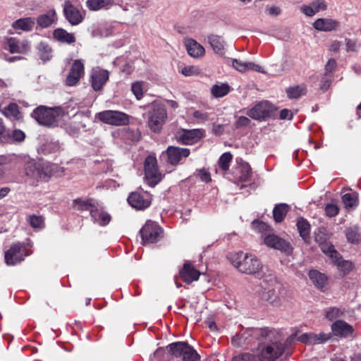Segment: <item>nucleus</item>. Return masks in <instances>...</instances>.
<instances>
[{"instance_id": "f257e3e1", "label": "nucleus", "mask_w": 361, "mask_h": 361, "mask_svg": "<svg viewBox=\"0 0 361 361\" xmlns=\"http://www.w3.org/2000/svg\"><path fill=\"white\" fill-rule=\"evenodd\" d=\"M264 331L271 343L259 345L255 355L245 353L234 357L232 361H274L278 358L285 348L284 338L275 329Z\"/></svg>"}, {"instance_id": "f03ea898", "label": "nucleus", "mask_w": 361, "mask_h": 361, "mask_svg": "<svg viewBox=\"0 0 361 361\" xmlns=\"http://www.w3.org/2000/svg\"><path fill=\"white\" fill-rule=\"evenodd\" d=\"M259 295L262 300L273 305H278L283 298L285 290L272 276H267L261 283Z\"/></svg>"}, {"instance_id": "7ed1b4c3", "label": "nucleus", "mask_w": 361, "mask_h": 361, "mask_svg": "<svg viewBox=\"0 0 361 361\" xmlns=\"http://www.w3.org/2000/svg\"><path fill=\"white\" fill-rule=\"evenodd\" d=\"M231 262L240 272L253 274L261 270L262 265L257 257L252 254L238 252L231 257Z\"/></svg>"}, {"instance_id": "20e7f679", "label": "nucleus", "mask_w": 361, "mask_h": 361, "mask_svg": "<svg viewBox=\"0 0 361 361\" xmlns=\"http://www.w3.org/2000/svg\"><path fill=\"white\" fill-rule=\"evenodd\" d=\"M63 116V111L60 107L47 108L40 106L32 113V116L39 124L47 127H55Z\"/></svg>"}, {"instance_id": "39448f33", "label": "nucleus", "mask_w": 361, "mask_h": 361, "mask_svg": "<svg viewBox=\"0 0 361 361\" xmlns=\"http://www.w3.org/2000/svg\"><path fill=\"white\" fill-rule=\"evenodd\" d=\"M147 112V124L149 129L154 133H159L167 118L165 106L159 102H153Z\"/></svg>"}, {"instance_id": "423d86ee", "label": "nucleus", "mask_w": 361, "mask_h": 361, "mask_svg": "<svg viewBox=\"0 0 361 361\" xmlns=\"http://www.w3.org/2000/svg\"><path fill=\"white\" fill-rule=\"evenodd\" d=\"M169 353L183 361H197L200 355L197 351L185 342H176L166 347Z\"/></svg>"}, {"instance_id": "0eeeda50", "label": "nucleus", "mask_w": 361, "mask_h": 361, "mask_svg": "<svg viewBox=\"0 0 361 361\" xmlns=\"http://www.w3.org/2000/svg\"><path fill=\"white\" fill-rule=\"evenodd\" d=\"M96 118L104 123L121 126L129 124L130 116L122 111L106 110L97 114Z\"/></svg>"}, {"instance_id": "6e6552de", "label": "nucleus", "mask_w": 361, "mask_h": 361, "mask_svg": "<svg viewBox=\"0 0 361 361\" xmlns=\"http://www.w3.org/2000/svg\"><path fill=\"white\" fill-rule=\"evenodd\" d=\"M145 175L147 184L154 187L161 180V174L157 169V159L154 156H148L145 161Z\"/></svg>"}, {"instance_id": "1a4fd4ad", "label": "nucleus", "mask_w": 361, "mask_h": 361, "mask_svg": "<svg viewBox=\"0 0 361 361\" xmlns=\"http://www.w3.org/2000/svg\"><path fill=\"white\" fill-rule=\"evenodd\" d=\"M142 240L145 243H154L163 236L162 228L154 221H147L140 230Z\"/></svg>"}, {"instance_id": "9d476101", "label": "nucleus", "mask_w": 361, "mask_h": 361, "mask_svg": "<svg viewBox=\"0 0 361 361\" xmlns=\"http://www.w3.org/2000/svg\"><path fill=\"white\" fill-rule=\"evenodd\" d=\"M151 195L145 191H137L130 194L128 202L130 206L137 210H143L151 204Z\"/></svg>"}, {"instance_id": "9b49d317", "label": "nucleus", "mask_w": 361, "mask_h": 361, "mask_svg": "<svg viewBox=\"0 0 361 361\" xmlns=\"http://www.w3.org/2000/svg\"><path fill=\"white\" fill-rule=\"evenodd\" d=\"M203 136L204 133L200 129H181L176 133V139L178 142L182 145H193L197 142Z\"/></svg>"}, {"instance_id": "f8f14e48", "label": "nucleus", "mask_w": 361, "mask_h": 361, "mask_svg": "<svg viewBox=\"0 0 361 361\" xmlns=\"http://www.w3.org/2000/svg\"><path fill=\"white\" fill-rule=\"evenodd\" d=\"M85 66L81 59H76L73 61L69 73L66 79V85L68 86L75 85L84 76Z\"/></svg>"}, {"instance_id": "ddd939ff", "label": "nucleus", "mask_w": 361, "mask_h": 361, "mask_svg": "<svg viewBox=\"0 0 361 361\" xmlns=\"http://www.w3.org/2000/svg\"><path fill=\"white\" fill-rule=\"evenodd\" d=\"M271 106L267 101L261 102L254 107L247 111V114L250 118L259 120L263 119L270 115Z\"/></svg>"}, {"instance_id": "4468645a", "label": "nucleus", "mask_w": 361, "mask_h": 361, "mask_svg": "<svg viewBox=\"0 0 361 361\" xmlns=\"http://www.w3.org/2000/svg\"><path fill=\"white\" fill-rule=\"evenodd\" d=\"M63 12L66 18L72 25H78L82 21L83 17L80 10L74 6L69 1H65Z\"/></svg>"}, {"instance_id": "2eb2a0df", "label": "nucleus", "mask_w": 361, "mask_h": 361, "mask_svg": "<svg viewBox=\"0 0 361 361\" xmlns=\"http://www.w3.org/2000/svg\"><path fill=\"white\" fill-rule=\"evenodd\" d=\"M166 154L168 161L172 165H176L180 162L183 158H187L190 152L188 148L169 146L166 149Z\"/></svg>"}, {"instance_id": "dca6fc26", "label": "nucleus", "mask_w": 361, "mask_h": 361, "mask_svg": "<svg viewBox=\"0 0 361 361\" xmlns=\"http://www.w3.org/2000/svg\"><path fill=\"white\" fill-rule=\"evenodd\" d=\"M109 78V73L103 69L96 68L92 71L91 75L92 87L94 90L99 91L102 89Z\"/></svg>"}, {"instance_id": "f3484780", "label": "nucleus", "mask_w": 361, "mask_h": 361, "mask_svg": "<svg viewBox=\"0 0 361 361\" xmlns=\"http://www.w3.org/2000/svg\"><path fill=\"white\" fill-rule=\"evenodd\" d=\"M264 242L268 247L279 250L284 252H290L291 247L288 243L275 235H268L264 238Z\"/></svg>"}, {"instance_id": "a211bd4d", "label": "nucleus", "mask_w": 361, "mask_h": 361, "mask_svg": "<svg viewBox=\"0 0 361 361\" xmlns=\"http://www.w3.org/2000/svg\"><path fill=\"white\" fill-rule=\"evenodd\" d=\"M22 248L20 243H16L5 252V260L7 264L14 265L24 259Z\"/></svg>"}, {"instance_id": "6ab92c4d", "label": "nucleus", "mask_w": 361, "mask_h": 361, "mask_svg": "<svg viewBox=\"0 0 361 361\" xmlns=\"http://www.w3.org/2000/svg\"><path fill=\"white\" fill-rule=\"evenodd\" d=\"M6 49L8 50L11 54H25L30 49V46L25 40L10 37L6 41Z\"/></svg>"}, {"instance_id": "aec40b11", "label": "nucleus", "mask_w": 361, "mask_h": 361, "mask_svg": "<svg viewBox=\"0 0 361 361\" xmlns=\"http://www.w3.org/2000/svg\"><path fill=\"white\" fill-rule=\"evenodd\" d=\"M179 274L183 281L190 283L198 280L200 272L195 269L190 262H186L180 270Z\"/></svg>"}, {"instance_id": "412c9836", "label": "nucleus", "mask_w": 361, "mask_h": 361, "mask_svg": "<svg viewBox=\"0 0 361 361\" xmlns=\"http://www.w3.org/2000/svg\"><path fill=\"white\" fill-rule=\"evenodd\" d=\"M184 45L188 54L195 59L202 57L205 54V49L196 40L188 38L184 40Z\"/></svg>"}, {"instance_id": "4be33fe9", "label": "nucleus", "mask_w": 361, "mask_h": 361, "mask_svg": "<svg viewBox=\"0 0 361 361\" xmlns=\"http://www.w3.org/2000/svg\"><path fill=\"white\" fill-rule=\"evenodd\" d=\"M327 4L324 0H314L310 5H302L300 11L306 16L311 17L316 13L326 10Z\"/></svg>"}, {"instance_id": "5701e85b", "label": "nucleus", "mask_w": 361, "mask_h": 361, "mask_svg": "<svg viewBox=\"0 0 361 361\" xmlns=\"http://www.w3.org/2000/svg\"><path fill=\"white\" fill-rule=\"evenodd\" d=\"M339 25L338 21L331 18H318L313 23L314 29L323 32L336 30Z\"/></svg>"}, {"instance_id": "b1692460", "label": "nucleus", "mask_w": 361, "mask_h": 361, "mask_svg": "<svg viewBox=\"0 0 361 361\" xmlns=\"http://www.w3.org/2000/svg\"><path fill=\"white\" fill-rule=\"evenodd\" d=\"M329 336L323 333H320L319 334H315L314 333H305L300 335L298 338V340L304 343L314 345L324 343L329 340Z\"/></svg>"}, {"instance_id": "393cba45", "label": "nucleus", "mask_w": 361, "mask_h": 361, "mask_svg": "<svg viewBox=\"0 0 361 361\" xmlns=\"http://www.w3.org/2000/svg\"><path fill=\"white\" fill-rule=\"evenodd\" d=\"M331 329L336 336L346 337L354 331L353 327L343 320H337L331 325Z\"/></svg>"}, {"instance_id": "a878e982", "label": "nucleus", "mask_w": 361, "mask_h": 361, "mask_svg": "<svg viewBox=\"0 0 361 361\" xmlns=\"http://www.w3.org/2000/svg\"><path fill=\"white\" fill-rule=\"evenodd\" d=\"M232 65L234 68L242 73L249 71H255L258 73H264V71L261 66L252 62H244L238 59H233Z\"/></svg>"}, {"instance_id": "bb28decb", "label": "nucleus", "mask_w": 361, "mask_h": 361, "mask_svg": "<svg viewBox=\"0 0 361 361\" xmlns=\"http://www.w3.org/2000/svg\"><path fill=\"white\" fill-rule=\"evenodd\" d=\"M90 214L93 221L100 226H106L110 222L111 216L102 208L97 207L92 208Z\"/></svg>"}, {"instance_id": "cd10ccee", "label": "nucleus", "mask_w": 361, "mask_h": 361, "mask_svg": "<svg viewBox=\"0 0 361 361\" xmlns=\"http://www.w3.org/2000/svg\"><path fill=\"white\" fill-rule=\"evenodd\" d=\"M53 37L56 41L67 44H74L76 41L75 36L73 33L68 32L63 28L54 30Z\"/></svg>"}, {"instance_id": "c85d7f7f", "label": "nucleus", "mask_w": 361, "mask_h": 361, "mask_svg": "<svg viewBox=\"0 0 361 361\" xmlns=\"http://www.w3.org/2000/svg\"><path fill=\"white\" fill-rule=\"evenodd\" d=\"M56 20V13L54 9H50L45 13L39 16L37 23L41 27L45 28L51 25Z\"/></svg>"}, {"instance_id": "c756f323", "label": "nucleus", "mask_w": 361, "mask_h": 361, "mask_svg": "<svg viewBox=\"0 0 361 361\" xmlns=\"http://www.w3.org/2000/svg\"><path fill=\"white\" fill-rule=\"evenodd\" d=\"M207 42L216 54L219 55L224 54L225 42L221 36L209 35L207 37Z\"/></svg>"}, {"instance_id": "7c9ffc66", "label": "nucleus", "mask_w": 361, "mask_h": 361, "mask_svg": "<svg viewBox=\"0 0 361 361\" xmlns=\"http://www.w3.org/2000/svg\"><path fill=\"white\" fill-rule=\"evenodd\" d=\"M55 166L49 163L38 164L37 181H47L54 173Z\"/></svg>"}, {"instance_id": "2f4dec72", "label": "nucleus", "mask_w": 361, "mask_h": 361, "mask_svg": "<svg viewBox=\"0 0 361 361\" xmlns=\"http://www.w3.org/2000/svg\"><path fill=\"white\" fill-rule=\"evenodd\" d=\"M309 277L312 283L319 289L323 290L326 285L327 278L324 274L317 270H310Z\"/></svg>"}, {"instance_id": "473e14b6", "label": "nucleus", "mask_w": 361, "mask_h": 361, "mask_svg": "<svg viewBox=\"0 0 361 361\" xmlns=\"http://www.w3.org/2000/svg\"><path fill=\"white\" fill-rule=\"evenodd\" d=\"M2 114L13 121L22 119V114L19 111L18 106L15 103H11L1 110Z\"/></svg>"}, {"instance_id": "72a5a7b5", "label": "nucleus", "mask_w": 361, "mask_h": 361, "mask_svg": "<svg viewBox=\"0 0 361 361\" xmlns=\"http://www.w3.org/2000/svg\"><path fill=\"white\" fill-rule=\"evenodd\" d=\"M35 25V19L32 18H20L14 21L12 27L16 30L23 31H30Z\"/></svg>"}, {"instance_id": "f704fd0d", "label": "nucleus", "mask_w": 361, "mask_h": 361, "mask_svg": "<svg viewBox=\"0 0 361 361\" xmlns=\"http://www.w3.org/2000/svg\"><path fill=\"white\" fill-rule=\"evenodd\" d=\"M87 7L90 11H98L109 8L113 4L112 0H87Z\"/></svg>"}, {"instance_id": "c9c22d12", "label": "nucleus", "mask_w": 361, "mask_h": 361, "mask_svg": "<svg viewBox=\"0 0 361 361\" xmlns=\"http://www.w3.org/2000/svg\"><path fill=\"white\" fill-rule=\"evenodd\" d=\"M333 262L338 267L339 271L342 272L343 276L349 274L353 269V263L348 260L343 259L341 255L339 258L335 259Z\"/></svg>"}, {"instance_id": "e433bc0d", "label": "nucleus", "mask_w": 361, "mask_h": 361, "mask_svg": "<svg viewBox=\"0 0 361 361\" xmlns=\"http://www.w3.org/2000/svg\"><path fill=\"white\" fill-rule=\"evenodd\" d=\"M306 92L307 88L305 85L290 87L286 89V94L290 99H298L305 95Z\"/></svg>"}, {"instance_id": "4c0bfd02", "label": "nucleus", "mask_w": 361, "mask_h": 361, "mask_svg": "<svg viewBox=\"0 0 361 361\" xmlns=\"http://www.w3.org/2000/svg\"><path fill=\"white\" fill-rule=\"evenodd\" d=\"M37 49L39 56L42 60L47 61L51 59L52 50L49 44L42 42L38 44Z\"/></svg>"}, {"instance_id": "58836bf2", "label": "nucleus", "mask_w": 361, "mask_h": 361, "mask_svg": "<svg viewBox=\"0 0 361 361\" xmlns=\"http://www.w3.org/2000/svg\"><path fill=\"white\" fill-rule=\"evenodd\" d=\"M288 211L286 204L276 205L273 210L274 219L276 222H281Z\"/></svg>"}, {"instance_id": "ea45409f", "label": "nucleus", "mask_w": 361, "mask_h": 361, "mask_svg": "<svg viewBox=\"0 0 361 361\" xmlns=\"http://www.w3.org/2000/svg\"><path fill=\"white\" fill-rule=\"evenodd\" d=\"M24 169L27 176L37 180L39 169L38 164L34 160L27 161Z\"/></svg>"}, {"instance_id": "a19ab883", "label": "nucleus", "mask_w": 361, "mask_h": 361, "mask_svg": "<svg viewBox=\"0 0 361 361\" xmlns=\"http://www.w3.org/2000/svg\"><path fill=\"white\" fill-rule=\"evenodd\" d=\"M73 207L80 211H86L91 210L92 208L95 207L96 206L93 204V200H82L77 199L73 201Z\"/></svg>"}, {"instance_id": "79ce46f5", "label": "nucleus", "mask_w": 361, "mask_h": 361, "mask_svg": "<svg viewBox=\"0 0 361 361\" xmlns=\"http://www.w3.org/2000/svg\"><path fill=\"white\" fill-rule=\"evenodd\" d=\"M321 250L323 253L329 256L333 261L339 258L340 254L335 250L334 245L331 243H324L320 245Z\"/></svg>"}, {"instance_id": "37998d69", "label": "nucleus", "mask_w": 361, "mask_h": 361, "mask_svg": "<svg viewBox=\"0 0 361 361\" xmlns=\"http://www.w3.org/2000/svg\"><path fill=\"white\" fill-rule=\"evenodd\" d=\"M345 313V310L337 307H331L325 310V317L329 321H333L341 317Z\"/></svg>"}, {"instance_id": "c03bdc74", "label": "nucleus", "mask_w": 361, "mask_h": 361, "mask_svg": "<svg viewBox=\"0 0 361 361\" xmlns=\"http://www.w3.org/2000/svg\"><path fill=\"white\" fill-rule=\"evenodd\" d=\"M212 94L215 97H222L230 92L228 84L214 85L211 89Z\"/></svg>"}, {"instance_id": "a18cd8bd", "label": "nucleus", "mask_w": 361, "mask_h": 361, "mask_svg": "<svg viewBox=\"0 0 361 361\" xmlns=\"http://www.w3.org/2000/svg\"><path fill=\"white\" fill-rule=\"evenodd\" d=\"M342 201L346 208H355L358 203L357 195L355 193H346L343 195Z\"/></svg>"}, {"instance_id": "49530a36", "label": "nucleus", "mask_w": 361, "mask_h": 361, "mask_svg": "<svg viewBox=\"0 0 361 361\" xmlns=\"http://www.w3.org/2000/svg\"><path fill=\"white\" fill-rule=\"evenodd\" d=\"M297 226L299 233L303 239L305 240L309 237L310 226L307 221L302 218L299 219L298 220Z\"/></svg>"}, {"instance_id": "de8ad7c7", "label": "nucleus", "mask_w": 361, "mask_h": 361, "mask_svg": "<svg viewBox=\"0 0 361 361\" xmlns=\"http://www.w3.org/2000/svg\"><path fill=\"white\" fill-rule=\"evenodd\" d=\"M239 170L240 174L238 176V179L241 182H245L250 180L251 176V167L248 164H243L240 166Z\"/></svg>"}, {"instance_id": "09e8293b", "label": "nucleus", "mask_w": 361, "mask_h": 361, "mask_svg": "<svg viewBox=\"0 0 361 361\" xmlns=\"http://www.w3.org/2000/svg\"><path fill=\"white\" fill-rule=\"evenodd\" d=\"M233 156L230 152L224 153L219 159V165L224 171L228 170Z\"/></svg>"}, {"instance_id": "8fccbe9b", "label": "nucleus", "mask_w": 361, "mask_h": 361, "mask_svg": "<svg viewBox=\"0 0 361 361\" xmlns=\"http://www.w3.org/2000/svg\"><path fill=\"white\" fill-rule=\"evenodd\" d=\"M27 221L33 228H44V219L41 216L32 214L27 218Z\"/></svg>"}, {"instance_id": "3c124183", "label": "nucleus", "mask_w": 361, "mask_h": 361, "mask_svg": "<svg viewBox=\"0 0 361 361\" xmlns=\"http://www.w3.org/2000/svg\"><path fill=\"white\" fill-rule=\"evenodd\" d=\"M345 236L348 242L351 243H357L360 238L357 227L354 226L346 229Z\"/></svg>"}, {"instance_id": "603ef678", "label": "nucleus", "mask_w": 361, "mask_h": 361, "mask_svg": "<svg viewBox=\"0 0 361 361\" xmlns=\"http://www.w3.org/2000/svg\"><path fill=\"white\" fill-rule=\"evenodd\" d=\"M193 176L198 177L201 181L206 183L212 180L211 174L205 168L197 169L193 173Z\"/></svg>"}, {"instance_id": "864d4df0", "label": "nucleus", "mask_w": 361, "mask_h": 361, "mask_svg": "<svg viewBox=\"0 0 361 361\" xmlns=\"http://www.w3.org/2000/svg\"><path fill=\"white\" fill-rule=\"evenodd\" d=\"M143 85L144 82L141 81H136L131 85V90L138 100L143 96Z\"/></svg>"}, {"instance_id": "5fc2aeb1", "label": "nucleus", "mask_w": 361, "mask_h": 361, "mask_svg": "<svg viewBox=\"0 0 361 361\" xmlns=\"http://www.w3.org/2000/svg\"><path fill=\"white\" fill-rule=\"evenodd\" d=\"M180 73L186 77L193 76L198 75L200 73V70L197 66H187L181 69Z\"/></svg>"}, {"instance_id": "6e6d98bb", "label": "nucleus", "mask_w": 361, "mask_h": 361, "mask_svg": "<svg viewBox=\"0 0 361 361\" xmlns=\"http://www.w3.org/2000/svg\"><path fill=\"white\" fill-rule=\"evenodd\" d=\"M11 162V159L10 157L6 156H0V178L4 176Z\"/></svg>"}, {"instance_id": "4d7b16f0", "label": "nucleus", "mask_w": 361, "mask_h": 361, "mask_svg": "<svg viewBox=\"0 0 361 361\" xmlns=\"http://www.w3.org/2000/svg\"><path fill=\"white\" fill-rule=\"evenodd\" d=\"M338 207L334 204H327L325 207V213L329 217L336 216L338 213Z\"/></svg>"}, {"instance_id": "13d9d810", "label": "nucleus", "mask_w": 361, "mask_h": 361, "mask_svg": "<svg viewBox=\"0 0 361 361\" xmlns=\"http://www.w3.org/2000/svg\"><path fill=\"white\" fill-rule=\"evenodd\" d=\"M250 123L248 118L245 116H239L237 118L235 126L237 128H240L247 126Z\"/></svg>"}, {"instance_id": "bf43d9fd", "label": "nucleus", "mask_w": 361, "mask_h": 361, "mask_svg": "<svg viewBox=\"0 0 361 361\" xmlns=\"http://www.w3.org/2000/svg\"><path fill=\"white\" fill-rule=\"evenodd\" d=\"M315 241L319 243L321 245L322 243H326L327 236L326 233L324 231H322L321 229L318 230V231L315 233L314 237Z\"/></svg>"}, {"instance_id": "052dcab7", "label": "nucleus", "mask_w": 361, "mask_h": 361, "mask_svg": "<svg viewBox=\"0 0 361 361\" xmlns=\"http://www.w3.org/2000/svg\"><path fill=\"white\" fill-rule=\"evenodd\" d=\"M11 137L13 140L17 142H22L24 140L25 137V134L23 131L20 130H14L12 132Z\"/></svg>"}, {"instance_id": "680f3d73", "label": "nucleus", "mask_w": 361, "mask_h": 361, "mask_svg": "<svg viewBox=\"0 0 361 361\" xmlns=\"http://www.w3.org/2000/svg\"><path fill=\"white\" fill-rule=\"evenodd\" d=\"M345 49L348 52L357 50V42L350 39H345Z\"/></svg>"}, {"instance_id": "e2e57ef3", "label": "nucleus", "mask_w": 361, "mask_h": 361, "mask_svg": "<svg viewBox=\"0 0 361 361\" xmlns=\"http://www.w3.org/2000/svg\"><path fill=\"white\" fill-rule=\"evenodd\" d=\"M208 114L202 111H195L193 112V117L200 121H206L208 118Z\"/></svg>"}, {"instance_id": "0e129e2a", "label": "nucleus", "mask_w": 361, "mask_h": 361, "mask_svg": "<svg viewBox=\"0 0 361 361\" xmlns=\"http://www.w3.org/2000/svg\"><path fill=\"white\" fill-rule=\"evenodd\" d=\"M293 117V113L286 109H282L280 112V118L281 119H288L290 120Z\"/></svg>"}, {"instance_id": "69168bd1", "label": "nucleus", "mask_w": 361, "mask_h": 361, "mask_svg": "<svg viewBox=\"0 0 361 361\" xmlns=\"http://www.w3.org/2000/svg\"><path fill=\"white\" fill-rule=\"evenodd\" d=\"M267 9L268 10L269 14L270 16H279L281 12V8L276 6H271L270 7H267Z\"/></svg>"}, {"instance_id": "338daca9", "label": "nucleus", "mask_w": 361, "mask_h": 361, "mask_svg": "<svg viewBox=\"0 0 361 361\" xmlns=\"http://www.w3.org/2000/svg\"><path fill=\"white\" fill-rule=\"evenodd\" d=\"M66 131L71 134V135H74V134H76L78 133L79 130H80V126H72V124H68L66 126Z\"/></svg>"}, {"instance_id": "774afa93", "label": "nucleus", "mask_w": 361, "mask_h": 361, "mask_svg": "<svg viewBox=\"0 0 361 361\" xmlns=\"http://www.w3.org/2000/svg\"><path fill=\"white\" fill-rule=\"evenodd\" d=\"M342 46V42L338 40L334 41L330 47L329 50L334 52H337L339 51L341 47Z\"/></svg>"}]
</instances>
